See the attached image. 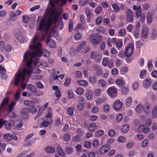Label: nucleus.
Listing matches in <instances>:
<instances>
[{"mask_svg": "<svg viewBox=\"0 0 157 157\" xmlns=\"http://www.w3.org/2000/svg\"><path fill=\"white\" fill-rule=\"evenodd\" d=\"M108 135L111 137L114 136L115 134V131L114 130L111 129H110L108 132Z\"/></svg>", "mask_w": 157, "mask_h": 157, "instance_id": "obj_53", "label": "nucleus"}, {"mask_svg": "<svg viewBox=\"0 0 157 157\" xmlns=\"http://www.w3.org/2000/svg\"><path fill=\"white\" fill-rule=\"evenodd\" d=\"M109 149L108 146L103 145L100 149L99 152L100 154H104L107 152Z\"/></svg>", "mask_w": 157, "mask_h": 157, "instance_id": "obj_16", "label": "nucleus"}, {"mask_svg": "<svg viewBox=\"0 0 157 157\" xmlns=\"http://www.w3.org/2000/svg\"><path fill=\"white\" fill-rule=\"evenodd\" d=\"M102 10V8L101 6H98L95 10V13L96 14L99 13Z\"/></svg>", "mask_w": 157, "mask_h": 157, "instance_id": "obj_57", "label": "nucleus"}, {"mask_svg": "<svg viewBox=\"0 0 157 157\" xmlns=\"http://www.w3.org/2000/svg\"><path fill=\"white\" fill-rule=\"evenodd\" d=\"M126 21L128 22H132L134 21L132 11L131 9H128L126 13Z\"/></svg>", "mask_w": 157, "mask_h": 157, "instance_id": "obj_9", "label": "nucleus"}, {"mask_svg": "<svg viewBox=\"0 0 157 157\" xmlns=\"http://www.w3.org/2000/svg\"><path fill=\"white\" fill-rule=\"evenodd\" d=\"M76 93L77 94L81 95L84 92V90L81 87L78 88L76 90Z\"/></svg>", "mask_w": 157, "mask_h": 157, "instance_id": "obj_50", "label": "nucleus"}, {"mask_svg": "<svg viewBox=\"0 0 157 157\" xmlns=\"http://www.w3.org/2000/svg\"><path fill=\"white\" fill-rule=\"evenodd\" d=\"M42 44L39 42H37L34 45H29L30 49L35 50L36 51L33 53L30 52H26L24 54L23 59L28 67L32 69V66L33 63V59L41 55L42 53Z\"/></svg>", "mask_w": 157, "mask_h": 157, "instance_id": "obj_1", "label": "nucleus"}, {"mask_svg": "<svg viewBox=\"0 0 157 157\" xmlns=\"http://www.w3.org/2000/svg\"><path fill=\"white\" fill-rule=\"evenodd\" d=\"M46 43L49 47L51 48H54L56 46V44L53 40H50L49 38H48L46 40Z\"/></svg>", "mask_w": 157, "mask_h": 157, "instance_id": "obj_15", "label": "nucleus"}, {"mask_svg": "<svg viewBox=\"0 0 157 157\" xmlns=\"http://www.w3.org/2000/svg\"><path fill=\"white\" fill-rule=\"evenodd\" d=\"M98 128V126L94 123H92L89 125V129L90 131L94 132Z\"/></svg>", "mask_w": 157, "mask_h": 157, "instance_id": "obj_22", "label": "nucleus"}, {"mask_svg": "<svg viewBox=\"0 0 157 157\" xmlns=\"http://www.w3.org/2000/svg\"><path fill=\"white\" fill-rule=\"evenodd\" d=\"M101 93V90L99 89H96L94 91L95 95L96 96H99Z\"/></svg>", "mask_w": 157, "mask_h": 157, "instance_id": "obj_62", "label": "nucleus"}, {"mask_svg": "<svg viewBox=\"0 0 157 157\" xmlns=\"http://www.w3.org/2000/svg\"><path fill=\"white\" fill-rule=\"evenodd\" d=\"M129 125L128 124H125L122 126L121 128V132L126 133L129 130Z\"/></svg>", "mask_w": 157, "mask_h": 157, "instance_id": "obj_24", "label": "nucleus"}, {"mask_svg": "<svg viewBox=\"0 0 157 157\" xmlns=\"http://www.w3.org/2000/svg\"><path fill=\"white\" fill-rule=\"evenodd\" d=\"M4 48L6 51L8 52H10L12 50V47L9 44L5 45Z\"/></svg>", "mask_w": 157, "mask_h": 157, "instance_id": "obj_40", "label": "nucleus"}, {"mask_svg": "<svg viewBox=\"0 0 157 157\" xmlns=\"http://www.w3.org/2000/svg\"><path fill=\"white\" fill-rule=\"evenodd\" d=\"M151 80L150 79H145L143 82V86L144 87L147 89L151 86Z\"/></svg>", "mask_w": 157, "mask_h": 157, "instance_id": "obj_13", "label": "nucleus"}, {"mask_svg": "<svg viewBox=\"0 0 157 157\" xmlns=\"http://www.w3.org/2000/svg\"><path fill=\"white\" fill-rule=\"evenodd\" d=\"M32 70L28 67L27 66L22 72H17L14 77L11 80L10 84L15 86H18L20 83L22 79V82H23L25 76L32 73Z\"/></svg>", "mask_w": 157, "mask_h": 157, "instance_id": "obj_2", "label": "nucleus"}, {"mask_svg": "<svg viewBox=\"0 0 157 157\" xmlns=\"http://www.w3.org/2000/svg\"><path fill=\"white\" fill-rule=\"evenodd\" d=\"M79 104L77 105V108L81 107L83 108L85 103V101L84 98L82 97H80L78 98Z\"/></svg>", "mask_w": 157, "mask_h": 157, "instance_id": "obj_11", "label": "nucleus"}, {"mask_svg": "<svg viewBox=\"0 0 157 157\" xmlns=\"http://www.w3.org/2000/svg\"><path fill=\"white\" fill-rule=\"evenodd\" d=\"M37 22H39V25L38 28V29L39 30H42L44 27H45L47 29H48L49 28H48L47 27V22L46 23L45 19L43 18L40 17L37 18Z\"/></svg>", "mask_w": 157, "mask_h": 157, "instance_id": "obj_6", "label": "nucleus"}, {"mask_svg": "<svg viewBox=\"0 0 157 157\" xmlns=\"http://www.w3.org/2000/svg\"><path fill=\"white\" fill-rule=\"evenodd\" d=\"M77 82L81 86L86 87L88 85V82L85 80H79L77 81Z\"/></svg>", "mask_w": 157, "mask_h": 157, "instance_id": "obj_28", "label": "nucleus"}, {"mask_svg": "<svg viewBox=\"0 0 157 157\" xmlns=\"http://www.w3.org/2000/svg\"><path fill=\"white\" fill-rule=\"evenodd\" d=\"M98 84L102 88H105L106 87V82L105 80L103 79H101L99 80Z\"/></svg>", "mask_w": 157, "mask_h": 157, "instance_id": "obj_26", "label": "nucleus"}, {"mask_svg": "<svg viewBox=\"0 0 157 157\" xmlns=\"http://www.w3.org/2000/svg\"><path fill=\"white\" fill-rule=\"evenodd\" d=\"M114 62L113 60L111 59L109 61L108 65L109 68H112L114 66Z\"/></svg>", "mask_w": 157, "mask_h": 157, "instance_id": "obj_63", "label": "nucleus"}, {"mask_svg": "<svg viewBox=\"0 0 157 157\" xmlns=\"http://www.w3.org/2000/svg\"><path fill=\"white\" fill-rule=\"evenodd\" d=\"M39 35L38 34H36L33 37V39L32 41L33 44L35 43L36 42L39 40Z\"/></svg>", "mask_w": 157, "mask_h": 157, "instance_id": "obj_52", "label": "nucleus"}, {"mask_svg": "<svg viewBox=\"0 0 157 157\" xmlns=\"http://www.w3.org/2000/svg\"><path fill=\"white\" fill-rule=\"evenodd\" d=\"M71 78L69 77H67L65 79L63 85L65 87H69L71 84Z\"/></svg>", "mask_w": 157, "mask_h": 157, "instance_id": "obj_25", "label": "nucleus"}, {"mask_svg": "<svg viewBox=\"0 0 157 157\" xmlns=\"http://www.w3.org/2000/svg\"><path fill=\"white\" fill-rule=\"evenodd\" d=\"M9 122L7 121L4 120L3 125H4L5 128L7 130H9L11 129V127H13L14 124V121L10 120Z\"/></svg>", "mask_w": 157, "mask_h": 157, "instance_id": "obj_10", "label": "nucleus"}, {"mask_svg": "<svg viewBox=\"0 0 157 157\" xmlns=\"http://www.w3.org/2000/svg\"><path fill=\"white\" fill-rule=\"evenodd\" d=\"M129 89L127 87H124L121 91V93L123 95H125L128 94L129 92Z\"/></svg>", "mask_w": 157, "mask_h": 157, "instance_id": "obj_51", "label": "nucleus"}, {"mask_svg": "<svg viewBox=\"0 0 157 157\" xmlns=\"http://www.w3.org/2000/svg\"><path fill=\"white\" fill-rule=\"evenodd\" d=\"M102 55L99 52H92L90 54V58L92 59H95L96 62H99L101 60Z\"/></svg>", "mask_w": 157, "mask_h": 157, "instance_id": "obj_8", "label": "nucleus"}, {"mask_svg": "<svg viewBox=\"0 0 157 157\" xmlns=\"http://www.w3.org/2000/svg\"><path fill=\"white\" fill-rule=\"evenodd\" d=\"M104 133V131L103 130H99L96 132L95 133V136L96 137H99L101 136Z\"/></svg>", "mask_w": 157, "mask_h": 157, "instance_id": "obj_41", "label": "nucleus"}, {"mask_svg": "<svg viewBox=\"0 0 157 157\" xmlns=\"http://www.w3.org/2000/svg\"><path fill=\"white\" fill-rule=\"evenodd\" d=\"M12 135L10 133H7L4 134L3 135V137L8 141L12 140Z\"/></svg>", "mask_w": 157, "mask_h": 157, "instance_id": "obj_36", "label": "nucleus"}, {"mask_svg": "<svg viewBox=\"0 0 157 157\" xmlns=\"http://www.w3.org/2000/svg\"><path fill=\"white\" fill-rule=\"evenodd\" d=\"M91 146V143L88 141H86L84 143V146L87 148H90Z\"/></svg>", "mask_w": 157, "mask_h": 157, "instance_id": "obj_55", "label": "nucleus"}, {"mask_svg": "<svg viewBox=\"0 0 157 157\" xmlns=\"http://www.w3.org/2000/svg\"><path fill=\"white\" fill-rule=\"evenodd\" d=\"M73 148L71 147H67L66 148V153L70 155L72 152Z\"/></svg>", "mask_w": 157, "mask_h": 157, "instance_id": "obj_44", "label": "nucleus"}, {"mask_svg": "<svg viewBox=\"0 0 157 157\" xmlns=\"http://www.w3.org/2000/svg\"><path fill=\"white\" fill-rule=\"evenodd\" d=\"M152 117L153 118L157 117V109H154L152 113Z\"/></svg>", "mask_w": 157, "mask_h": 157, "instance_id": "obj_64", "label": "nucleus"}, {"mask_svg": "<svg viewBox=\"0 0 157 157\" xmlns=\"http://www.w3.org/2000/svg\"><path fill=\"white\" fill-rule=\"evenodd\" d=\"M147 71L146 70H144L143 71H141L140 74V77L141 78H144L146 76Z\"/></svg>", "mask_w": 157, "mask_h": 157, "instance_id": "obj_39", "label": "nucleus"}, {"mask_svg": "<svg viewBox=\"0 0 157 157\" xmlns=\"http://www.w3.org/2000/svg\"><path fill=\"white\" fill-rule=\"evenodd\" d=\"M112 6L114 12H118L119 11L120 9L118 5L114 4H112Z\"/></svg>", "mask_w": 157, "mask_h": 157, "instance_id": "obj_38", "label": "nucleus"}, {"mask_svg": "<svg viewBox=\"0 0 157 157\" xmlns=\"http://www.w3.org/2000/svg\"><path fill=\"white\" fill-rule=\"evenodd\" d=\"M30 109H22L21 111V116L23 118L26 119L28 118V112Z\"/></svg>", "mask_w": 157, "mask_h": 157, "instance_id": "obj_12", "label": "nucleus"}, {"mask_svg": "<svg viewBox=\"0 0 157 157\" xmlns=\"http://www.w3.org/2000/svg\"><path fill=\"white\" fill-rule=\"evenodd\" d=\"M134 49V44L129 43L125 48L124 51L125 56L127 57H130L133 53Z\"/></svg>", "mask_w": 157, "mask_h": 157, "instance_id": "obj_5", "label": "nucleus"}, {"mask_svg": "<svg viewBox=\"0 0 157 157\" xmlns=\"http://www.w3.org/2000/svg\"><path fill=\"white\" fill-rule=\"evenodd\" d=\"M85 97L88 100H90L92 98L93 96V91L90 90H87L85 92Z\"/></svg>", "mask_w": 157, "mask_h": 157, "instance_id": "obj_14", "label": "nucleus"}, {"mask_svg": "<svg viewBox=\"0 0 157 157\" xmlns=\"http://www.w3.org/2000/svg\"><path fill=\"white\" fill-rule=\"evenodd\" d=\"M9 110L8 113V116L11 118H16L17 117V115L16 113L13 111V109H9Z\"/></svg>", "mask_w": 157, "mask_h": 157, "instance_id": "obj_23", "label": "nucleus"}, {"mask_svg": "<svg viewBox=\"0 0 157 157\" xmlns=\"http://www.w3.org/2000/svg\"><path fill=\"white\" fill-rule=\"evenodd\" d=\"M139 30L135 29L133 32V35L135 36L136 39L138 38L139 36Z\"/></svg>", "mask_w": 157, "mask_h": 157, "instance_id": "obj_60", "label": "nucleus"}, {"mask_svg": "<svg viewBox=\"0 0 157 157\" xmlns=\"http://www.w3.org/2000/svg\"><path fill=\"white\" fill-rule=\"evenodd\" d=\"M27 89L29 91H31L33 92H36V89L35 87L32 85L29 84L27 86Z\"/></svg>", "mask_w": 157, "mask_h": 157, "instance_id": "obj_31", "label": "nucleus"}, {"mask_svg": "<svg viewBox=\"0 0 157 157\" xmlns=\"http://www.w3.org/2000/svg\"><path fill=\"white\" fill-rule=\"evenodd\" d=\"M124 81L123 79H117L115 81L116 84L120 87H122L125 84Z\"/></svg>", "mask_w": 157, "mask_h": 157, "instance_id": "obj_17", "label": "nucleus"}, {"mask_svg": "<svg viewBox=\"0 0 157 157\" xmlns=\"http://www.w3.org/2000/svg\"><path fill=\"white\" fill-rule=\"evenodd\" d=\"M109 61L107 59V58L104 57L102 60V64L103 66L106 67L108 65Z\"/></svg>", "mask_w": 157, "mask_h": 157, "instance_id": "obj_48", "label": "nucleus"}, {"mask_svg": "<svg viewBox=\"0 0 157 157\" xmlns=\"http://www.w3.org/2000/svg\"><path fill=\"white\" fill-rule=\"evenodd\" d=\"M68 97L70 99L73 98L74 97V94L73 92L70 90H68L67 91Z\"/></svg>", "mask_w": 157, "mask_h": 157, "instance_id": "obj_45", "label": "nucleus"}, {"mask_svg": "<svg viewBox=\"0 0 157 157\" xmlns=\"http://www.w3.org/2000/svg\"><path fill=\"white\" fill-rule=\"evenodd\" d=\"M132 87L133 90H137L139 87V85L138 83L136 82L134 83L132 85Z\"/></svg>", "mask_w": 157, "mask_h": 157, "instance_id": "obj_61", "label": "nucleus"}, {"mask_svg": "<svg viewBox=\"0 0 157 157\" xmlns=\"http://www.w3.org/2000/svg\"><path fill=\"white\" fill-rule=\"evenodd\" d=\"M45 151L48 153H53L55 152V150L54 147L48 146L45 148Z\"/></svg>", "mask_w": 157, "mask_h": 157, "instance_id": "obj_21", "label": "nucleus"}, {"mask_svg": "<svg viewBox=\"0 0 157 157\" xmlns=\"http://www.w3.org/2000/svg\"><path fill=\"white\" fill-rule=\"evenodd\" d=\"M81 136L78 135L74 136L72 139L74 142L79 143L81 141Z\"/></svg>", "mask_w": 157, "mask_h": 157, "instance_id": "obj_27", "label": "nucleus"}, {"mask_svg": "<svg viewBox=\"0 0 157 157\" xmlns=\"http://www.w3.org/2000/svg\"><path fill=\"white\" fill-rule=\"evenodd\" d=\"M70 138V135L68 134H65L63 136V139L64 141H68Z\"/></svg>", "mask_w": 157, "mask_h": 157, "instance_id": "obj_54", "label": "nucleus"}, {"mask_svg": "<svg viewBox=\"0 0 157 157\" xmlns=\"http://www.w3.org/2000/svg\"><path fill=\"white\" fill-rule=\"evenodd\" d=\"M132 98L131 97H128L126 99L125 101V104L127 107L130 106L131 103L132 102Z\"/></svg>", "mask_w": 157, "mask_h": 157, "instance_id": "obj_33", "label": "nucleus"}, {"mask_svg": "<svg viewBox=\"0 0 157 157\" xmlns=\"http://www.w3.org/2000/svg\"><path fill=\"white\" fill-rule=\"evenodd\" d=\"M89 82L93 84H94L97 82V78L93 76H91L89 78Z\"/></svg>", "mask_w": 157, "mask_h": 157, "instance_id": "obj_34", "label": "nucleus"}, {"mask_svg": "<svg viewBox=\"0 0 157 157\" xmlns=\"http://www.w3.org/2000/svg\"><path fill=\"white\" fill-rule=\"evenodd\" d=\"M147 66L149 71H151L153 70L154 67L151 60H149L148 62Z\"/></svg>", "mask_w": 157, "mask_h": 157, "instance_id": "obj_37", "label": "nucleus"}, {"mask_svg": "<svg viewBox=\"0 0 157 157\" xmlns=\"http://www.w3.org/2000/svg\"><path fill=\"white\" fill-rule=\"evenodd\" d=\"M31 103L32 104V108H35V107H33L35 105V104H37L38 102V100L36 99V98H33L31 99V100H30Z\"/></svg>", "mask_w": 157, "mask_h": 157, "instance_id": "obj_42", "label": "nucleus"}, {"mask_svg": "<svg viewBox=\"0 0 157 157\" xmlns=\"http://www.w3.org/2000/svg\"><path fill=\"white\" fill-rule=\"evenodd\" d=\"M73 22L71 19L69 20L68 22V31L70 32H71L73 29Z\"/></svg>", "mask_w": 157, "mask_h": 157, "instance_id": "obj_29", "label": "nucleus"}, {"mask_svg": "<svg viewBox=\"0 0 157 157\" xmlns=\"http://www.w3.org/2000/svg\"><path fill=\"white\" fill-rule=\"evenodd\" d=\"M82 36L81 34L78 32H77L74 35V39L75 40H78L80 39Z\"/></svg>", "mask_w": 157, "mask_h": 157, "instance_id": "obj_35", "label": "nucleus"}, {"mask_svg": "<svg viewBox=\"0 0 157 157\" xmlns=\"http://www.w3.org/2000/svg\"><path fill=\"white\" fill-rule=\"evenodd\" d=\"M117 141L120 143H123L125 141V139L123 136H120L117 139Z\"/></svg>", "mask_w": 157, "mask_h": 157, "instance_id": "obj_56", "label": "nucleus"}, {"mask_svg": "<svg viewBox=\"0 0 157 157\" xmlns=\"http://www.w3.org/2000/svg\"><path fill=\"white\" fill-rule=\"evenodd\" d=\"M102 36L97 33H94L90 35L89 38L90 42L94 45L99 44L101 41Z\"/></svg>", "mask_w": 157, "mask_h": 157, "instance_id": "obj_4", "label": "nucleus"}, {"mask_svg": "<svg viewBox=\"0 0 157 157\" xmlns=\"http://www.w3.org/2000/svg\"><path fill=\"white\" fill-rule=\"evenodd\" d=\"M56 152L58 154L61 156H64V153L63 152L62 148L59 146L57 147Z\"/></svg>", "mask_w": 157, "mask_h": 157, "instance_id": "obj_32", "label": "nucleus"}, {"mask_svg": "<svg viewBox=\"0 0 157 157\" xmlns=\"http://www.w3.org/2000/svg\"><path fill=\"white\" fill-rule=\"evenodd\" d=\"M103 20L102 17H101L99 16L98 17L96 20V23L97 25H99L101 23Z\"/></svg>", "mask_w": 157, "mask_h": 157, "instance_id": "obj_49", "label": "nucleus"}, {"mask_svg": "<svg viewBox=\"0 0 157 157\" xmlns=\"http://www.w3.org/2000/svg\"><path fill=\"white\" fill-rule=\"evenodd\" d=\"M77 28L78 30H80L82 31L84 30L85 27L84 26L82 25L80 23H79L77 25Z\"/></svg>", "mask_w": 157, "mask_h": 157, "instance_id": "obj_59", "label": "nucleus"}, {"mask_svg": "<svg viewBox=\"0 0 157 157\" xmlns=\"http://www.w3.org/2000/svg\"><path fill=\"white\" fill-rule=\"evenodd\" d=\"M136 111L137 112H139V111H144L145 113H148L150 111V109H136Z\"/></svg>", "mask_w": 157, "mask_h": 157, "instance_id": "obj_46", "label": "nucleus"}, {"mask_svg": "<svg viewBox=\"0 0 157 157\" xmlns=\"http://www.w3.org/2000/svg\"><path fill=\"white\" fill-rule=\"evenodd\" d=\"M115 44H116V47L118 49L121 48L122 46L123 42L122 40H119L117 41Z\"/></svg>", "mask_w": 157, "mask_h": 157, "instance_id": "obj_30", "label": "nucleus"}, {"mask_svg": "<svg viewBox=\"0 0 157 157\" xmlns=\"http://www.w3.org/2000/svg\"><path fill=\"white\" fill-rule=\"evenodd\" d=\"M107 93L110 98H115L117 96L118 90L114 86H112L108 88L107 90Z\"/></svg>", "mask_w": 157, "mask_h": 157, "instance_id": "obj_7", "label": "nucleus"}, {"mask_svg": "<svg viewBox=\"0 0 157 157\" xmlns=\"http://www.w3.org/2000/svg\"><path fill=\"white\" fill-rule=\"evenodd\" d=\"M9 99L7 98H4L0 105V108H6L5 107L8 105Z\"/></svg>", "mask_w": 157, "mask_h": 157, "instance_id": "obj_18", "label": "nucleus"}, {"mask_svg": "<svg viewBox=\"0 0 157 157\" xmlns=\"http://www.w3.org/2000/svg\"><path fill=\"white\" fill-rule=\"evenodd\" d=\"M122 103L120 100H117L113 103V108H122Z\"/></svg>", "mask_w": 157, "mask_h": 157, "instance_id": "obj_20", "label": "nucleus"}, {"mask_svg": "<svg viewBox=\"0 0 157 157\" xmlns=\"http://www.w3.org/2000/svg\"><path fill=\"white\" fill-rule=\"evenodd\" d=\"M52 116V109H48L47 113L46 114L45 117L46 120H48L49 119H51Z\"/></svg>", "mask_w": 157, "mask_h": 157, "instance_id": "obj_19", "label": "nucleus"}, {"mask_svg": "<svg viewBox=\"0 0 157 157\" xmlns=\"http://www.w3.org/2000/svg\"><path fill=\"white\" fill-rule=\"evenodd\" d=\"M30 18V17L27 15L23 16L22 17V21L24 23H26L28 22Z\"/></svg>", "mask_w": 157, "mask_h": 157, "instance_id": "obj_47", "label": "nucleus"}, {"mask_svg": "<svg viewBox=\"0 0 157 157\" xmlns=\"http://www.w3.org/2000/svg\"><path fill=\"white\" fill-rule=\"evenodd\" d=\"M44 14L46 17L49 16L47 20V27L48 28L50 27L53 24L56 23L58 20V13L55 12L51 8L46 9Z\"/></svg>", "mask_w": 157, "mask_h": 157, "instance_id": "obj_3", "label": "nucleus"}, {"mask_svg": "<svg viewBox=\"0 0 157 157\" xmlns=\"http://www.w3.org/2000/svg\"><path fill=\"white\" fill-rule=\"evenodd\" d=\"M50 124V122L48 121H45L41 123V125L43 127H47Z\"/></svg>", "mask_w": 157, "mask_h": 157, "instance_id": "obj_58", "label": "nucleus"}, {"mask_svg": "<svg viewBox=\"0 0 157 157\" xmlns=\"http://www.w3.org/2000/svg\"><path fill=\"white\" fill-rule=\"evenodd\" d=\"M42 54L45 57H48L49 56L50 53L48 50L44 49L42 51Z\"/></svg>", "mask_w": 157, "mask_h": 157, "instance_id": "obj_43", "label": "nucleus"}]
</instances>
